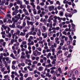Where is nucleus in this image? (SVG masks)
<instances>
[{"mask_svg":"<svg viewBox=\"0 0 80 80\" xmlns=\"http://www.w3.org/2000/svg\"><path fill=\"white\" fill-rule=\"evenodd\" d=\"M24 62L26 64H27L28 62H29V63H32V61L30 59H25Z\"/></svg>","mask_w":80,"mask_h":80,"instance_id":"1","label":"nucleus"},{"mask_svg":"<svg viewBox=\"0 0 80 80\" xmlns=\"http://www.w3.org/2000/svg\"><path fill=\"white\" fill-rule=\"evenodd\" d=\"M27 24L28 26H29L30 25H31L32 26H33V22H32L29 21L28 20L27 21Z\"/></svg>","mask_w":80,"mask_h":80,"instance_id":"2","label":"nucleus"},{"mask_svg":"<svg viewBox=\"0 0 80 80\" xmlns=\"http://www.w3.org/2000/svg\"><path fill=\"white\" fill-rule=\"evenodd\" d=\"M42 29L41 30V31L42 32H43V33H44L45 32H47V28H46V27H45V26H43L42 27Z\"/></svg>","mask_w":80,"mask_h":80,"instance_id":"3","label":"nucleus"},{"mask_svg":"<svg viewBox=\"0 0 80 80\" xmlns=\"http://www.w3.org/2000/svg\"><path fill=\"white\" fill-rule=\"evenodd\" d=\"M42 35L43 36V38H46L47 37V32L42 33Z\"/></svg>","mask_w":80,"mask_h":80,"instance_id":"4","label":"nucleus"},{"mask_svg":"<svg viewBox=\"0 0 80 80\" xmlns=\"http://www.w3.org/2000/svg\"><path fill=\"white\" fill-rule=\"evenodd\" d=\"M56 32H57L56 31H55V30H53L52 31L50 32V34H49L48 35L50 37V36H52V35H53V33H56Z\"/></svg>","mask_w":80,"mask_h":80,"instance_id":"5","label":"nucleus"},{"mask_svg":"<svg viewBox=\"0 0 80 80\" xmlns=\"http://www.w3.org/2000/svg\"><path fill=\"white\" fill-rule=\"evenodd\" d=\"M54 6L52 5L49 7V11H52L54 10Z\"/></svg>","mask_w":80,"mask_h":80,"instance_id":"6","label":"nucleus"},{"mask_svg":"<svg viewBox=\"0 0 80 80\" xmlns=\"http://www.w3.org/2000/svg\"><path fill=\"white\" fill-rule=\"evenodd\" d=\"M9 27L11 28H15V23L13 22L12 25H9Z\"/></svg>","mask_w":80,"mask_h":80,"instance_id":"7","label":"nucleus"},{"mask_svg":"<svg viewBox=\"0 0 80 80\" xmlns=\"http://www.w3.org/2000/svg\"><path fill=\"white\" fill-rule=\"evenodd\" d=\"M57 44L55 43H54L53 44H52L51 45V48H57Z\"/></svg>","mask_w":80,"mask_h":80,"instance_id":"8","label":"nucleus"},{"mask_svg":"<svg viewBox=\"0 0 80 80\" xmlns=\"http://www.w3.org/2000/svg\"><path fill=\"white\" fill-rule=\"evenodd\" d=\"M38 50H35V51H33V55L35 56V57H37V52Z\"/></svg>","mask_w":80,"mask_h":80,"instance_id":"9","label":"nucleus"},{"mask_svg":"<svg viewBox=\"0 0 80 80\" xmlns=\"http://www.w3.org/2000/svg\"><path fill=\"white\" fill-rule=\"evenodd\" d=\"M21 16V15L20 14H19L18 15L15 16V18H17V19H18V20H19V19H20Z\"/></svg>","mask_w":80,"mask_h":80,"instance_id":"10","label":"nucleus"},{"mask_svg":"<svg viewBox=\"0 0 80 80\" xmlns=\"http://www.w3.org/2000/svg\"><path fill=\"white\" fill-rule=\"evenodd\" d=\"M17 4H19V5H21V4H22V1H20L19 0H18L17 1Z\"/></svg>","mask_w":80,"mask_h":80,"instance_id":"11","label":"nucleus"},{"mask_svg":"<svg viewBox=\"0 0 80 80\" xmlns=\"http://www.w3.org/2000/svg\"><path fill=\"white\" fill-rule=\"evenodd\" d=\"M37 34L38 36H41V30H39V31L37 33Z\"/></svg>","mask_w":80,"mask_h":80,"instance_id":"12","label":"nucleus"},{"mask_svg":"<svg viewBox=\"0 0 80 80\" xmlns=\"http://www.w3.org/2000/svg\"><path fill=\"white\" fill-rule=\"evenodd\" d=\"M33 12L34 15H36L37 14V10L36 9L34 8L33 9Z\"/></svg>","mask_w":80,"mask_h":80,"instance_id":"13","label":"nucleus"},{"mask_svg":"<svg viewBox=\"0 0 80 80\" xmlns=\"http://www.w3.org/2000/svg\"><path fill=\"white\" fill-rule=\"evenodd\" d=\"M25 35H26L25 33H24L23 32H21L20 33V35L21 36H25Z\"/></svg>","mask_w":80,"mask_h":80,"instance_id":"14","label":"nucleus"},{"mask_svg":"<svg viewBox=\"0 0 80 80\" xmlns=\"http://www.w3.org/2000/svg\"><path fill=\"white\" fill-rule=\"evenodd\" d=\"M7 37L10 38L12 37V34L10 33H9L7 35Z\"/></svg>","mask_w":80,"mask_h":80,"instance_id":"15","label":"nucleus"},{"mask_svg":"<svg viewBox=\"0 0 80 80\" xmlns=\"http://www.w3.org/2000/svg\"><path fill=\"white\" fill-rule=\"evenodd\" d=\"M55 49L54 48H52V55H55Z\"/></svg>","mask_w":80,"mask_h":80,"instance_id":"16","label":"nucleus"},{"mask_svg":"<svg viewBox=\"0 0 80 80\" xmlns=\"http://www.w3.org/2000/svg\"><path fill=\"white\" fill-rule=\"evenodd\" d=\"M58 5L59 6H60L61 5L60 3V2L59 1H57L56 2V4H55V5Z\"/></svg>","mask_w":80,"mask_h":80,"instance_id":"17","label":"nucleus"},{"mask_svg":"<svg viewBox=\"0 0 80 80\" xmlns=\"http://www.w3.org/2000/svg\"><path fill=\"white\" fill-rule=\"evenodd\" d=\"M7 70L8 71V73H10V66H8L7 67Z\"/></svg>","mask_w":80,"mask_h":80,"instance_id":"18","label":"nucleus"},{"mask_svg":"<svg viewBox=\"0 0 80 80\" xmlns=\"http://www.w3.org/2000/svg\"><path fill=\"white\" fill-rule=\"evenodd\" d=\"M52 55V54L50 52H49L47 55L46 56L47 58H48L50 57V56H51Z\"/></svg>","mask_w":80,"mask_h":80,"instance_id":"19","label":"nucleus"},{"mask_svg":"<svg viewBox=\"0 0 80 80\" xmlns=\"http://www.w3.org/2000/svg\"><path fill=\"white\" fill-rule=\"evenodd\" d=\"M20 31L18 30L16 32V33L17 35H18V37H20Z\"/></svg>","mask_w":80,"mask_h":80,"instance_id":"20","label":"nucleus"},{"mask_svg":"<svg viewBox=\"0 0 80 80\" xmlns=\"http://www.w3.org/2000/svg\"><path fill=\"white\" fill-rule=\"evenodd\" d=\"M26 26V22H23L22 23V27L24 28Z\"/></svg>","mask_w":80,"mask_h":80,"instance_id":"21","label":"nucleus"},{"mask_svg":"<svg viewBox=\"0 0 80 80\" xmlns=\"http://www.w3.org/2000/svg\"><path fill=\"white\" fill-rule=\"evenodd\" d=\"M3 62L2 61L1 62H0V68H2L3 67Z\"/></svg>","mask_w":80,"mask_h":80,"instance_id":"22","label":"nucleus"},{"mask_svg":"<svg viewBox=\"0 0 80 80\" xmlns=\"http://www.w3.org/2000/svg\"><path fill=\"white\" fill-rule=\"evenodd\" d=\"M25 18L26 19V20H30V17L26 16L25 17Z\"/></svg>","mask_w":80,"mask_h":80,"instance_id":"23","label":"nucleus"},{"mask_svg":"<svg viewBox=\"0 0 80 80\" xmlns=\"http://www.w3.org/2000/svg\"><path fill=\"white\" fill-rule=\"evenodd\" d=\"M2 27L3 28L4 30H7V26H5V25H2Z\"/></svg>","mask_w":80,"mask_h":80,"instance_id":"24","label":"nucleus"},{"mask_svg":"<svg viewBox=\"0 0 80 80\" xmlns=\"http://www.w3.org/2000/svg\"><path fill=\"white\" fill-rule=\"evenodd\" d=\"M43 70V67H39V70L40 71H41L42 70Z\"/></svg>","mask_w":80,"mask_h":80,"instance_id":"25","label":"nucleus"},{"mask_svg":"<svg viewBox=\"0 0 80 80\" xmlns=\"http://www.w3.org/2000/svg\"><path fill=\"white\" fill-rule=\"evenodd\" d=\"M49 18H50L51 20H53V16L51 15L49 17Z\"/></svg>","mask_w":80,"mask_h":80,"instance_id":"26","label":"nucleus"},{"mask_svg":"<svg viewBox=\"0 0 80 80\" xmlns=\"http://www.w3.org/2000/svg\"><path fill=\"white\" fill-rule=\"evenodd\" d=\"M35 20H38L40 18V16L39 15L36 16L35 17Z\"/></svg>","mask_w":80,"mask_h":80,"instance_id":"27","label":"nucleus"},{"mask_svg":"<svg viewBox=\"0 0 80 80\" xmlns=\"http://www.w3.org/2000/svg\"><path fill=\"white\" fill-rule=\"evenodd\" d=\"M5 2H6L5 0H2V3H1V5H4V3H5Z\"/></svg>","mask_w":80,"mask_h":80,"instance_id":"28","label":"nucleus"},{"mask_svg":"<svg viewBox=\"0 0 80 80\" xmlns=\"http://www.w3.org/2000/svg\"><path fill=\"white\" fill-rule=\"evenodd\" d=\"M75 74H73L72 77V79L73 80H76V78H75Z\"/></svg>","mask_w":80,"mask_h":80,"instance_id":"29","label":"nucleus"},{"mask_svg":"<svg viewBox=\"0 0 80 80\" xmlns=\"http://www.w3.org/2000/svg\"><path fill=\"white\" fill-rule=\"evenodd\" d=\"M24 14L26 15H27V16H28L29 15V13H28V11H27L26 12H24Z\"/></svg>","mask_w":80,"mask_h":80,"instance_id":"30","label":"nucleus"},{"mask_svg":"<svg viewBox=\"0 0 80 80\" xmlns=\"http://www.w3.org/2000/svg\"><path fill=\"white\" fill-rule=\"evenodd\" d=\"M58 70H56L55 71V72L54 73L53 75L55 76V75H57V74L58 73Z\"/></svg>","mask_w":80,"mask_h":80,"instance_id":"31","label":"nucleus"},{"mask_svg":"<svg viewBox=\"0 0 80 80\" xmlns=\"http://www.w3.org/2000/svg\"><path fill=\"white\" fill-rule=\"evenodd\" d=\"M4 77L5 79H6V78H8V79L9 78V76H8V75H6L4 76Z\"/></svg>","mask_w":80,"mask_h":80,"instance_id":"32","label":"nucleus"},{"mask_svg":"<svg viewBox=\"0 0 80 80\" xmlns=\"http://www.w3.org/2000/svg\"><path fill=\"white\" fill-rule=\"evenodd\" d=\"M7 17L9 18H12V16H11V15H10V14H7Z\"/></svg>","mask_w":80,"mask_h":80,"instance_id":"33","label":"nucleus"},{"mask_svg":"<svg viewBox=\"0 0 80 80\" xmlns=\"http://www.w3.org/2000/svg\"><path fill=\"white\" fill-rule=\"evenodd\" d=\"M7 23H12V21L11 20L8 19L7 21Z\"/></svg>","mask_w":80,"mask_h":80,"instance_id":"34","label":"nucleus"},{"mask_svg":"<svg viewBox=\"0 0 80 80\" xmlns=\"http://www.w3.org/2000/svg\"><path fill=\"white\" fill-rule=\"evenodd\" d=\"M18 28H20V29H22L23 28V27L22 26H21L20 25H18L17 26Z\"/></svg>","mask_w":80,"mask_h":80,"instance_id":"35","label":"nucleus"},{"mask_svg":"<svg viewBox=\"0 0 80 80\" xmlns=\"http://www.w3.org/2000/svg\"><path fill=\"white\" fill-rule=\"evenodd\" d=\"M55 61H56V59H54L53 61L52 62V64H56V62H55Z\"/></svg>","mask_w":80,"mask_h":80,"instance_id":"36","label":"nucleus"},{"mask_svg":"<svg viewBox=\"0 0 80 80\" xmlns=\"http://www.w3.org/2000/svg\"><path fill=\"white\" fill-rule=\"evenodd\" d=\"M16 63H17V61H13L12 62V64L14 65H15V64H16Z\"/></svg>","mask_w":80,"mask_h":80,"instance_id":"37","label":"nucleus"},{"mask_svg":"<svg viewBox=\"0 0 80 80\" xmlns=\"http://www.w3.org/2000/svg\"><path fill=\"white\" fill-rule=\"evenodd\" d=\"M36 34H37V33L36 32L34 31L32 32V35H33V36H35L36 35Z\"/></svg>","mask_w":80,"mask_h":80,"instance_id":"38","label":"nucleus"},{"mask_svg":"<svg viewBox=\"0 0 80 80\" xmlns=\"http://www.w3.org/2000/svg\"><path fill=\"white\" fill-rule=\"evenodd\" d=\"M13 5V3H10V4L8 5V7L9 8H11L12 7Z\"/></svg>","mask_w":80,"mask_h":80,"instance_id":"39","label":"nucleus"},{"mask_svg":"<svg viewBox=\"0 0 80 80\" xmlns=\"http://www.w3.org/2000/svg\"><path fill=\"white\" fill-rule=\"evenodd\" d=\"M26 80H32V78L31 77H28Z\"/></svg>","mask_w":80,"mask_h":80,"instance_id":"40","label":"nucleus"},{"mask_svg":"<svg viewBox=\"0 0 80 80\" xmlns=\"http://www.w3.org/2000/svg\"><path fill=\"white\" fill-rule=\"evenodd\" d=\"M25 56L27 58H30V54L26 55Z\"/></svg>","mask_w":80,"mask_h":80,"instance_id":"41","label":"nucleus"},{"mask_svg":"<svg viewBox=\"0 0 80 80\" xmlns=\"http://www.w3.org/2000/svg\"><path fill=\"white\" fill-rule=\"evenodd\" d=\"M61 70V68H58V70L59 72L60 73H62V71Z\"/></svg>","mask_w":80,"mask_h":80,"instance_id":"42","label":"nucleus"},{"mask_svg":"<svg viewBox=\"0 0 80 80\" xmlns=\"http://www.w3.org/2000/svg\"><path fill=\"white\" fill-rule=\"evenodd\" d=\"M2 44V46L5 47V45H6V42H4Z\"/></svg>","mask_w":80,"mask_h":80,"instance_id":"43","label":"nucleus"},{"mask_svg":"<svg viewBox=\"0 0 80 80\" xmlns=\"http://www.w3.org/2000/svg\"><path fill=\"white\" fill-rule=\"evenodd\" d=\"M75 43H76V40H74L73 41L72 45H76V44Z\"/></svg>","mask_w":80,"mask_h":80,"instance_id":"44","label":"nucleus"},{"mask_svg":"<svg viewBox=\"0 0 80 80\" xmlns=\"http://www.w3.org/2000/svg\"><path fill=\"white\" fill-rule=\"evenodd\" d=\"M4 42V40L3 39H0V43L1 44H2L3 42Z\"/></svg>","mask_w":80,"mask_h":80,"instance_id":"45","label":"nucleus"},{"mask_svg":"<svg viewBox=\"0 0 80 80\" xmlns=\"http://www.w3.org/2000/svg\"><path fill=\"white\" fill-rule=\"evenodd\" d=\"M40 30V29L38 28H35V31H36V32H37L39 31V30Z\"/></svg>","mask_w":80,"mask_h":80,"instance_id":"46","label":"nucleus"},{"mask_svg":"<svg viewBox=\"0 0 80 80\" xmlns=\"http://www.w3.org/2000/svg\"><path fill=\"white\" fill-rule=\"evenodd\" d=\"M26 50H27V49L25 48H21V51H22V52H25V51H26Z\"/></svg>","mask_w":80,"mask_h":80,"instance_id":"47","label":"nucleus"},{"mask_svg":"<svg viewBox=\"0 0 80 80\" xmlns=\"http://www.w3.org/2000/svg\"><path fill=\"white\" fill-rule=\"evenodd\" d=\"M21 58L22 59H25V58H26V57L23 56V55H21Z\"/></svg>","mask_w":80,"mask_h":80,"instance_id":"48","label":"nucleus"},{"mask_svg":"<svg viewBox=\"0 0 80 80\" xmlns=\"http://www.w3.org/2000/svg\"><path fill=\"white\" fill-rule=\"evenodd\" d=\"M12 68L13 69V70H15V65H12Z\"/></svg>","mask_w":80,"mask_h":80,"instance_id":"49","label":"nucleus"},{"mask_svg":"<svg viewBox=\"0 0 80 80\" xmlns=\"http://www.w3.org/2000/svg\"><path fill=\"white\" fill-rule=\"evenodd\" d=\"M27 43V42L25 41H23L22 42V44L23 45H25Z\"/></svg>","mask_w":80,"mask_h":80,"instance_id":"50","label":"nucleus"},{"mask_svg":"<svg viewBox=\"0 0 80 80\" xmlns=\"http://www.w3.org/2000/svg\"><path fill=\"white\" fill-rule=\"evenodd\" d=\"M68 51H66L64 53V55L65 56H67L68 54Z\"/></svg>","mask_w":80,"mask_h":80,"instance_id":"51","label":"nucleus"},{"mask_svg":"<svg viewBox=\"0 0 80 80\" xmlns=\"http://www.w3.org/2000/svg\"><path fill=\"white\" fill-rule=\"evenodd\" d=\"M57 19H58V20L61 21V20H62V18H60L59 17H58Z\"/></svg>","mask_w":80,"mask_h":80,"instance_id":"52","label":"nucleus"},{"mask_svg":"<svg viewBox=\"0 0 80 80\" xmlns=\"http://www.w3.org/2000/svg\"><path fill=\"white\" fill-rule=\"evenodd\" d=\"M37 63H38V62L37 61H34L32 62V64L33 65H35V64H37Z\"/></svg>","mask_w":80,"mask_h":80,"instance_id":"53","label":"nucleus"},{"mask_svg":"<svg viewBox=\"0 0 80 80\" xmlns=\"http://www.w3.org/2000/svg\"><path fill=\"white\" fill-rule=\"evenodd\" d=\"M62 50H59L58 51V52H57V53H59V54H60V53H62Z\"/></svg>","mask_w":80,"mask_h":80,"instance_id":"54","label":"nucleus"},{"mask_svg":"<svg viewBox=\"0 0 80 80\" xmlns=\"http://www.w3.org/2000/svg\"><path fill=\"white\" fill-rule=\"evenodd\" d=\"M30 28V27L29 26H27L25 27V29H29Z\"/></svg>","mask_w":80,"mask_h":80,"instance_id":"55","label":"nucleus"},{"mask_svg":"<svg viewBox=\"0 0 80 80\" xmlns=\"http://www.w3.org/2000/svg\"><path fill=\"white\" fill-rule=\"evenodd\" d=\"M50 73H51V74H53L55 73V70H52L51 71Z\"/></svg>","mask_w":80,"mask_h":80,"instance_id":"56","label":"nucleus"},{"mask_svg":"<svg viewBox=\"0 0 80 80\" xmlns=\"http://www.w3.org/2000/svg\"><path fill=\"white\" fill-rule=\"evenodd\" d=\"M25 4L27 5L29 4V1H26L25 2Z\"/></svg>","mask_w":80,"mask_h":80,"instance_id":"57","label":"nucleus"},{"mask_svg":"<svg viewBox=\"0 0 80 80\" xmlns=\"http://www.w3.org/2000/svg\"><path fill=\"white\" fill-rule=\"evenodd\" d=\"M1 35H5V31H2L1 32Z\"/></svg>","mask_w":80,"mask_h":80,"instance_id":"58","label":"nucleus"},{"mask_svg":"<svg viewBox=\"0 0 80 80\" xmlns=\"http://www.w3.org/2000/svg\"><path fill=\"white\" fill-rule=\"evenodd\" d=\"M58 49L59 50H62V46L60 45L59 46V47H58Z\"/></svg>","mask_w":80,"mask_h":80,"instance_id":"59","label":"nucleus"},{"mask_svg":"<svg viewBox=\"0 0 80 80\" xmlns=\"http://www.w3.org/2000/svg\"><path fill=\"white\" fill-rule=\"evenodd\" d=\"M60 15H61V17L63 16V12H60Z\"/></svg>","mask_w":80,"mask_h":80,"instance_id":"60","label":"nucleus"},{"mask_svg":"<svg viewBox=\"0 0 80 80\" xmlns=\"http://www.w3.org/2000/svg\"><path fill=\"white\" fill-rule=\"evenodd\" d=\"M37 55V56H38V55H41V52H39L38 51Z\"/></svg>","mask_w":80,"mask_h":80,"instance_id":"61","label":"nucleus"},{"mask_svg":"<svg viewBox=\"0 0 80 80\" xmlns=\"http://www.w3.org/2000/svg\"><path fill=\"white\" fill-rule=\"evenodd\" d=\"M1 70L2 72H3L5 70V68H3L2 69H1Z\"/></svg>","mask_w":80,"mask_h":80,"instance_id":"62","label":"nucleus"},{"mask_svg":"<svg viewBox=\"0 0 80 80\" xmlns=\"http://www.w3.org/2000/svg\"><path fill=\"white\" fill-rule=\"evenodd\" d=\"M44 62V60L43 59H41L40 60V63H43V62Z\"/></svg>","mask_w":80,"mask_h":80,"instance_id":"63","label":"nucleus"},{"mask_svg":"<svg viewBox=\"0 0 80 80\" xmlns=\"http://www.w3.org/2000/svg\"><path fill=\"white\" fill-rule=\"evenodd\" d=\"M27 8L29 9H30V8H31V7H30V6L29 5H27Z\"/></svg>","mask_w":80,"mask_h":80,"instance_id":"64","label":"nucleus"}]
</instances>
